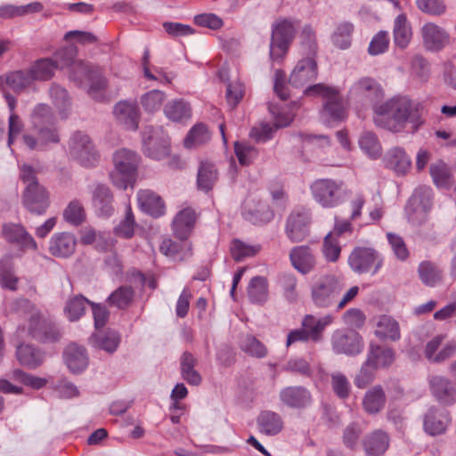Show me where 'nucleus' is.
<instances>
[{"mask_svg":"<svg viewBox=\"0 0 456 456\" xmlns=\"http://www.w3.org/2000/svg\"><path fill=\"white\" fill-rule=\"evenodd\" d=\"M75 46L64 47L57 51L52 58L37 60L28 69L34 82L51 79L56 69H69V77L77 86L86 87L88 94L102 101L107 87V79L102 69L76 59Z\"/></svg>","mask_w":456,"mask_h":456,"instance_id":"1","label":"nucleus"},{"mask_svg":"<svg viewBox=\"0 0 456 456\" xmlns=\"http://www.w3.org/2000/svg\"><path fill=\"white\" fill-rule=\"evenodd\" d=\"M298 22L289 18H280L272 24L269 55L273 61L281 62L292 45Z\"/></svg>","mask_w":456,"mask_h":456,"instance_id":"2","label":"nucleus"},{"mask_svg":"<svg viewBox=\"0 0 456 456\" xmlns=\"http://www.w3.org/2000/svg\"><path fill=\"white\" fill-rule=\"evenodd\" d=\"M113 163L114 169L110 173L113 185L123 190L129 185L133 186L139 164L138 155L132 151L121 149L114 153Z\"/></svg>","mask_w":456,"mask_h":456,"instance_id":"3","label":"nucleus"},{"mask_svg":"<svg viewBox=\"0 0 456 456\" xmlns=\"http://www.w3.org/2000/svg\"><path fill=\"white\" fill-rule=\"evenodd\" d=\"M346 288L345 280L336 275H324L312 286L311 297L318 308H329L335 305Z\"/></svg>","mask_w":456,"mask_h":456,"instance_id":"4","label":"nucleus"},{"mask_svg":"<svg viewBox=\"0 0 456 456\" xmlns=\"http://www.w3.org/2000/svg\"><path fill=\"white\" fill-rule=\"evenodd\" d=\"M310 191L314 200L326 208L340 205L346 197L344 183L330 178L314 181L310 185Z\"/></svg>","mask_w":456,"mask_h":456,"instance_id":"5","label":"nucleus"},{"mask_svg":"<svg viewBox=\"0 0 456 456\" xmlns=\"http://www.w3.org/2000/svg\"><path fill=\"white\" fill-rule=\"evenodd\" d=\"M384 96L379 82L371 77H362L350 86L348 98L360 102L362 106H374Z\"/></svg>","mask_w":456,"mask_h":456,"instance_id":"6","label":"nucleus"},{"mask_svg":"<svg viewBox=\"0 0 456 456\" xmlns=\"http://www.w3.org/2000/svg\"><path fill=\"white\" fill-rule=\"evenodd\" d=\"M143 153L153 159H162L171 151L170 138L162 127L145 126L142 132Z\"/></svg>","mask_w":456,"mask_h":456,"instance_id":"7","label":"nucleus"},{"mask_svg":"<svg viewBox=\"0 0 456 456\" xmlns=\"http://www.w3.org/2000/svg\"><path fill=\"white\" fill-rule=\"evenodd\" d=\"M33 83V77H31L28 69L11 71L0 76V88L3 91L10 112L15 110L17 101L14 96L6 91L7 88L16 94H20L30 87Z\"/></svg>","mask_w":456,"mask_h":456,"instance_id":"8","label":"nucleus"},{"mask_svg":"<svg viewBox=\"0 0 456 456\" xmlns=\"http://www.w3.org/2000/svg\"><path fill=\"white\" fill-rule=\"evenodd\" d=\"M348 265L358 274H375L383 265V257L373 248L358 247L349 255Z\"/></svg>","mask_w":456,"mask_h":456,"instance_id":"9","label":"nucleus"},{"mask_svg":"<svg viewBox=\"0 0 456 456\" xmlns=\"http://www.w3.org/2000/svg\"><path fill=\"white\" fill-rule=\"evenodd\" d=\"M28 335L40 342H56L62 333L57 325L45 318L39 311H34L28 321Z\"/></svg>","mask_w":456,"mask_h":456,"instance_id":"10","label":"nucleus"},{"mask_svg":"<svg viewBox=\"0 0 456 456\" xmlns=\"http://www.w3.org/2000/svg\"><path fill=\"white\" fill-rule=\"evenodd\" d=\"M432 207V191L430 188L417 189L408 200L405 211L410 222L420 224L427 219Z\"/></svg>","mask_w":456,"mask_h":456,"instance_id":"11","label":"nucleus"},{"mask_svg":"<svg viewBox=\"0 0 456 456\" xmlns=\"http://www.w3.org/2000/svg\"><path fill=\"white\" fill-rule=\"evenodd\" d=\"M70 155L85 167H93L98 160V154L89 136L82 132H76L69 142Z\"/></svg>","mask_w":456,"mask_h":456,"instance_id":"12","label":"nucleus"},{"mask_svg":"<svg viewBox=\"0 0 456 456\" xmlns=\"http://www.w3.org/2000/svg\"><path fill=\"white\" fill-rule=\"evenodd\" d=\"M375 125L384 130L414 133L422 125L421 116H374Z\"/></svg>","mask_w":456,"mask_h":456,"instance_id":"13","label":"nucleus"},{"mask_svg":"<svg viewBox=\"0 0 456 456\" xmlns=\"http://www.w3.org/2000/svg\"><path fill=\"white\" fill-rule=\"evenodd\" d=\"M306 96H320L325 100L324 108L328 114H341L343 99L338 88L325 84H314L304 90Z\"/></svg>","mask_w":456,"mask_h":456,"instance_id":"14","label":"nucleus"},{"mask_svg":"<svg viewBox=\"0 0 456 456\" xmlns=\"http://www.w3.org/2000/svg\"><path fill=\"white\" fill-rule=\"evenodd\" d=\"M432 396L444 406H451L456 403V386L448 378L442 375H430L428 378Z\"/></svg>","mask_w":456,"mask_h":456,"instance_id":"15","label":"nucleus"},{"mask_svg":"<svg viewBox=\"0 0 456 456\" xmlns=\"http://www.w3.org/2000/svg\"><path fill=\"white\" fill-rule=\"evenodd\" d=\"M317 77L316 59L313 56H305L297 62L290 73L289 82L293 87L299 88L316 80Z\"/></svg>","mask_w":456,"mask_h":456,"instance_id":"16","label":"nucleus"},{"mask_svg":"<svg viewBox=\"0 0 456 456\" xmlns=\"http://www.w3.org/2000/svg\"><path fill=\"white\" fill-rule=\"evenodd\" d=\"M310 214L305 209H295L287 218L285 232L292 242L304 240L309 234Z\"/></svg>","mask_w":456,"mask_h":456,"instance_id":"17","label":"nucleus"},{"mask_svg":"<svg viewBox=\"0 0 456 456\" xmlns=\"http://www.w3.org/2000/svg\"><path fill=\"white\" fill-rule=\"evenodd\" d=\"M451 422L449 411L431 406L423 416V429L429 436H440L446 432Z\"/></svg>","mask_w":456,"mask_h":456,"instance_id":"18","label":"nucleus"},{"mask_svg":"<svg viewBox=\"0 0 456 456\" xmlns=\"http://www.w3.org/2000/svg\"><path fill=\"white\" fill-rule=\"evenodd\" d=\"M332 348L337 354L354 355L362 350V338L353 330H336L331 337Z\"/></svg>","mask_w":456,"mask_h":456,"instance_id":"19","label":"nucleus"},{"mask_svg":"<svg viewBox=\"0 0 456 456\" xmlns=\"http://www.w3.org/2000/svg\"><path fill=\"white\" fill-rule=\"evenodd\" d=\"M23 204L29 212L42 215L49 206V193L41 184H30L23 192Z\"/></svg>","mask_w":456,"mask_h":456,"instance_id":"20","label":"nucleus"},{"mask_svg":"<svg viewBox=\"0 0 456 456\" xmlns=\"http://www.w3.org/2000/svg\"><path fill=\"white\" fill-rule=\"evenodd\" d=\"M244 216L256 224L269 223L274 216L273 211L270 207L260 199L249 196L243 204Z\"/></svg>","mask_w":456,"mask_h":456,"instance_id":"21","label":"nucleus"},{"mask_svg":"<svg viewBox=\"0 0 456 456\" xmlns=\"http://www.w3.org/2000/svg\"><path fill=\"white\" fill-rule=\"evenodd\" d=\"M421 36L427 50L438 52L450 44L449 34L438 25L428 22L421 28Z\"/></svg>","mask_w":456,"mask_h":456,"instance_id":"22","label":"nucleus"},{"mask_svg":"<svg viewBox=\"0 0 456 456\" xmlns=\"http://www.w3.org/2000/svg\"><path fill=\"white\" fill-rule=\"evenodd\" d=\"M334 316L330 314L322 317H316L313 314H306L301 322V326L306 332L310 341L318 343L323 339V332L325 329L332 324Z\"/></svg>","mask_w":456,"mask_h":456,"instance_id":"23","label":"nucleus"},{"mask_svg":"<svg viewBox=\"0 0 456 456\" xmlns=\"http://www.w3.org/2000/svg\"><path fill=\"white\" fill-rule=\"evenodd\" d=\"M3 237L11 243H15L23 250H37V244L33 237L20 224H6L2 229Z\"/></svg>","mask_w":456,"mask_h":456,"instance_id":"24","label":"nucleus"},{"mask_svg":"<svg viewBox=\"0 0 456 456\" xmlns=\"http://www.w3.org/2000/svg\"><path fill=\"white\" fill-rule=\"evenodd\" d=\"M380 109L379 114H413L424 110L422 104L405 95L392 97L384 102Z\"/></svg>","mask_w":456,"mask_h":456,"instance_id":"25","label":"nucleus"},{"mask_svg":"<svg viewBox=\"0 0 456 456\" xmlns=\"http://www.w3.org/2000/svg\"><path fill=\"white\" fill-rule=\"evenodd\" d=\"M292 121L293 116H274L271 123H260L253 126L249 136L256 142H266L277 129L289 126Z\"/></svg>","mask_w":456,"mask_h":456,"instance_id":"26","label":"nucleus"},{"mask_svg":"<svg viewBox=\"0 0 456 456\" xmlns=\"http://www.w3.org/2000/svg\"><path fill=\"white\" fill-rule=\"evenodd\" d=\"M384 165L387 168L393 170L397 175H405L411 167V158L402 147L389 149L384 158Z\"/></svg>","mask_w":456,"mask_h":456,"instance_id":"27","label":"nucleus"},{"mask_svg":"<svg viewBox=\"0 0 456 456\" xmlns=\"http://www.w3.org/2000/svg\"><path fill=\"white\" fill-rule=\"evenodd\" d=\"M292 266L300 273H311L316 265V258L308 246H297L289 253Z\"/></svg>","mask_w":456,"mask_h":456,"instance_id":"28","label":"nucleus"},{"mask_svg":"<svg viewBox=\"0 0 456 456\" xmlns=\"http://www.w3.org/2000/svg\"><path fill=\"white\" fill-rule=\"evenodd\" d=\"M77 240L69 232H60L54 234L49 243L50 253L57 257H68L76 249Z\"/></svg>","mask_w":456,"mask_h":456,"instance_id":"29","label":"nucleus"},{"mask_svg":"<svg viewBox=\"0 0 456 456\" xmlns=\"http://www.w3.org/2000/svg\"><path fill=\"white\" fill-rule=\"evenodd\" d=\"M93 205L100 216H110L113 214V195L108 186L95 185L93 191Z\"/></svg>","mask_w":456,"mask_h":456,"instance_id":"30","label":"nucleus"},{"mask_svg":"<svg viewBox=\"0 0 456 456\" xmlns=\"http://www.w3.org/2000/svg\"><path fill=\"white\" fill-rule=\"evenodd\" d=\"M387 396L383 387L379 385L373 386L363 395L362 405L365 412L375 415L380 412L386 405Z\"/></svg>","mask_w":456,"mask_h":456,"instance_id":"31","label":"nucleus"},{"mask_svg":"<svg viewBox=\"0 0 456 456\" xmlns=\"http://www.w3.org/2000/svg\"><path fill=\"white\" fill-rule=\"evenodd\" d=\"M64 359L68 368L73 373H80L88 365L86 349L77 344H70L64 352Z\"/></svg>","mask_w":456,"mask_h":456,"instance_id":"32","label":"nucleus"},{"mask_svg":"<svg viewBox=\"0 0 456 456\" xmlns=\"http://www.w3.org/2000/svg\"><path fill=\"white\" fill-rule=\"evenodd\" d=\"M196 215L193 209L187 208L181 210L173 221V231L176 238L186 240L193 229Z\"/></svg>","mask_w":456,"mask_h":456,"instance_id":"33","label":"nucleus"},{"mask_svg":"<svg viewBox=\"0 0 456 456\" xmlns=\"http://www.w3.org/2000/svg\"><path fill=\"white\" fill-rule=\"evenodd\" d=\"M137 201L140 208L152 216L157 217L164 214V202L162 199L152 191H139L137 192Z\"/></svg>","mask_w":456,"mask_h":456,"instance_id":"34","label":"nucleus"},{"mask_svg":"<svg viewBox=\"0 0 456 456\" xmlns=\"http://www.w3.org/2000/svg\"><path fill=\"white\" fill-rule=\"evenodd\" d=\"M281 402L291 408H302L311 403V395L302 387H289L280 393Z\"/></svg>","mask_w":456,"mask_h":456,"instance_id":"35","label":"nucleus"},{"mask_svg":"<svg viewBox=\"0 0 456 456\" xmlns=\"http://www.w3.org/2000/svg\"><path fill=\"white\" fill-rule=\"evenodd\" d=\"M16 357L22 366L34 370L44 362L45 354L31 345L21 344L17 346Z\"/></svg>","mask_w":456,"mask_h":456,"instance_id":"36","label":"nucleus"},{"mask_svg":"<svg viewBox=\"0 0 456 456\" xmlns=\"http://www.w3.org/2000/svg\"><path fill=\"white\" fill-rule=\"evenodd\" d=\"M389 446V437L387 433L377 430L368 436L363 441V448L368 456H381Z\"/></svg>","mask_w":456,"mask_h":456,"instance_id":"37","label":"nucleus"},{"mask_svg":"<svg viewBox=\"0 0 456 456\" xmlns=\"http://www.w3.org/2000/svg\"><path fill=\"white\" fill-rule=\"evenodd\" d=\"M394 41L396 46L404 49L412 37V30L405 13H400L394 21Z\"/></svg>","mask_w":456,"mask_h":456,"instance_id":"38","label":"nucleus"},{"mask_svg":"<svg viewBox=\"0 0 456 456\" xmlns=\"http://www.w3.org/2000/svg\"><path fill=\"white\" fill-rule=\"evenodd\" d=\"M257 425L261 433L275 436L283 428L281 417L272 411H264L257 417Z\"/></svg>","mask_w":456,"mask_h":456,"instance_id":"39","label":"nucleus"},{"mask_svg":"<svg viewBox=\"0 0 456 456\" xmlns=\"http://www.w3.org/2000/svg\"><path fill=\"white\" fill-rule=\"evenodd\" d=\"M418 274L423 284L428 287H436L442 282L443 270L431 261H423L419 265Z\"/></svg>","mask_w":456,"mask_h":456,"instance_id":"40","label":"nucleus"},{"mask_svg":"<svg viewBox=\"0 0 456 456\" xmlns=\"http://www.w3.org/2000/svg\"><path fill=\"white\" fill-rule=\"evenodd\" d=\"M90 339L93 346L108 353L115 352L120 343L119 334L110 330L107 331L97 330Z\"/></svg>","mask_w":456,"mask_h":456,"instance_id":"41","label":"nucleus"},{"mask_svg":"<svg viewBox=\"0 0 456 456\" xmlns=\"http://www.w3.org/2000/svg\"><path fill=\"white\" fill-rule=\"evenodd\" d=\"M375 334L380 338L398 340L401 337L399 323L391 316L382 315L377 322Z\"/></svg>","mask_w":456,"mask_h":456,"instance_id":"42","label":"nucleus"},{"mask_svg":"<svg viewBox=\"0 0 456 456\" xmlns=\"http://www.w3.org/2000/svg\"><path fill=\"white\" fill-rule=\"evenodd\" d=\"M218 173L215 165L208 161H202L198 170V187L202 191H209L217 181Z\"/></svg>","mask_w":456,"mask_h":456,"instance_id":"43","label":"nucleus"},{"mask_svg":"<svg viewBox=\"0 0 456 456\" xmlns=\"http://www.w3.org/2000/svg\"><path fill=\"white\" fill-rule=\"evenodd\" d=\"M367 360L377 369L387 367L394 362L395 353L390 348L371 345Z\"/></svg>","mask_w":456,"mask_h":456,"instance_id":"44","label":"nucleus"},{"mask_svg":"<svg viewBox=\"0 0 456 456\" xmlns=\"http://www.w3.org/2000/svg\"><path fill=\"white\" fill-rule=\"evenodd\" d=\"M197 364V359L188 352L183 354L181 358V371L184 380L190 385L198 386L201 383V376L194 369Z\"/></svg>","mask_w":456,"mask_h":456,"instance_id":"45","label":"nucleus"},{"mask_svg":"<svg viewBox=\"0 0 456 456\" xmlns=\"http://www.w3.org/2000/svg\"><path fill=\"white\" fill-rule=\"evenodd\" d=\"M160 252L165 256L183 260L191 256V246L188 242L176 243L170 239L162 241L159 247Z\"/></svg>","mask_w":456,"mask_h":456,"instance_id":"46","label":"nucleus"},{"mask_svg":"<svg viewBox=\"0 0 456 456\" xmlns=\"http://www.w3.org/2000/svg\"><path fill=\"white\" fill-rule=\"evenodd\" d=\"M360 149L371 159L382 155V146L377 135L372 132H364L358 141Z\"/></svg>","mask_w":456,"mask_h":456,"instance_id":"47","label":"nucleus"},{"mask_svg":"<svg viewBox=\"0 0 456 456\" xmlns=\"http://www.w3.org/2000/svg\"><path fill=\"white\" fill-rule=\"evenodd\" d=\"M43 5L38 3H31L26 5L4 4L0 6V18L12 19L19 16H24L28 13L38 12L42 11Z\"/></svg>","mask_w":456,"mask_h":456,"instance_id":"48","label":"nucleus"},{"mask_svg":"<svg viewBox=\"0 0 456 456\" xmlns=\"http://www.w3.org/2000/svg\"><path fill=\"white\" fill-rule=\"evenodd\" d=\"M354 26L350 21L338 23L331 36L332 43L340 49H347L351 45Z\"/></svg>","mask_w":456,"mask_h":456,"instance_id":"49","label":"nucleus"},{"mask_svg":"<svg viewBox=\"0 0 456 456\" xmlns=\"http://www.w3.org/2000/svg\"><path fill=\"white\" fill-rule=\"evenodd\" d=\"M211 138V134L206 125L202 123L196 124L191 128L184 139V147L191 149L200 146L208 142Z\"/></svg>","mask_w":456,"mask_h":456,"instance_id":"50","label":"nucleus"},{"mask_svg":"<svg viewBox=\"0 0 456 456\" xmlns=\"http://www.w3.org/2000/svg\"><path fill=\"white\" fill-rule=\"evenodd\" d=\"M248 295L252 303L262 304L265 302L268 297L266 279L261 276L252 278L248 288Z\"/></svg>","mask_w":456,"mask_h":456,"instance_id":"51","label":"nucleus"},{"mask_svg":"<svg viewBox=\"0 0 456 456\" xmlns=\"http://www.w3.org/2000/svg\"><path fill=\"white\" fill-rule=\"evenodd\" d=\"M13 264L11 256L0 260V282L2 287L10 290L17 289L18 278L13 273Z\"/></svg>","mask_w":456,"mask_h":456,"instance_id":"52","label":"nucleus"},{"mask_svg":"<svg viewBox=\"0 0 456 456\" xmlns=\"http://www.w3.org/2000/svg\"><path fill=\"white\" fill-rule=\"evenodd\" d=\"M87 305L91 302L83 296H75L67 301L64 312L70 322L80 319L86 312Z\"/></svg>","mask_w":456,"mask_h":456,"instance_id":"53","label":"nucleus"},{"mask_svg":"<svg viewBox=\"0 0 456 456\" xmlns=\"http://www.w3.org/2000/svg\"><path fill=\"white\" fill-rule=\"evenodd\" d=\"M134 289L130 286H121L114 290L108 297L110 305L118 308L127 307L134 298Z\"/></svg>","mask_w":456,"mask_h":456,"instance_id":"54","label":"nucleus"},{"mask_svg":"<svg viewBox=\"0 0 456 456\" xmlns=\"http://www.w3.org/2000/svg\"><path fill=\"white\" fill-rule=\"evenodd\" d=\"M240 346L243 352L253 357L263 358L267 354L265 345L251 335L243 337Z\"/></svg>","mask_w":456,"mask_h":456,"instance_id":"55","label":"nucleus"},{"mask_svg":"<svg viewBox=\"0 0 456 456\" xmlns=\"http://www.w3.org/2000/svg\"><path fill=\"white\" fill-rule=\"evenodd\" d=\"M234 152L242 166L252 164L258 156V150L246 142H235Z\"/></svg>","mask_w":456,"mask_h":456,"instance_id":"56","label":"nucleus"},{"mask_svg":"<svg viewBox=\"0 0 456 456\" xmlns=\"http://www.w3.org/2000/svg\"><path fill=\"white\" fill-rule=\"evenodd\" d=\"M300 42L304 49V54L313 56L316 59L318 45L314 28L310 25H305L300 33Z\"/></svg>","mask_w":456,"mask_h":456,"instance_id":"57","label":"nucleus"},{"mask_svg":"<svg viewBox=\"0 0 456 456\" xmlns=\"http://www.w3.org/2000/svg\"><path fill=\"white\" fill-rule=\"evenodd\" d=\"M165 97L166 95L164 92L156 89L151 90L142 95L141 104L145 111L156 112L161 108L165 101Z\"/></svg>","mask_w":456,"mask_h":456,"instance_id":"58","label":"nucleus"},{"mask_svg":"<svg viewBox=\"0 0 456 456\" xmlns=\"http://www.w3.org/2000/svg\"><path fill=\"white\" fill-rule=\"evenodd\" d=\"M134 216L130 205H128L126 208L124 219L114 228V232L124 239H130L134 234Z\"/></svg>","mask_w":456,"mask_h":456,"instance_id":"59","label":"nucleus"},{"mask_svg":"<svg viewBox=\"0 0 456 456\" xmlns=\"http://www.w3.org/2000/svg\"><path fill=\"white\" fill-rule=\"evenodd\" d=\"M245 95V86L240 80L231 81L226 86L225 98L231 109H234Z\"/></svg>","mask_w":456,"mask_h":456,"instance_id":"60","label":"nucleus"},{"mask_svg":"<svg viewBox=\"0 0 456 456\" xmlns=\"http://www.w3.org/2000/svg\"><path fill=\"white\" fill-rule=\"evenodd\" d=\"M50 96L59 111L63 112L69 110L70 97L65 88L53 84L50 88Z\"/></svg>","mask_w":456,"mask_h":456,"instance_id":"61","label":"nucleus"},{"mask_svg":"<svg viewBox=\"0 0 456 456\" xmlns=\"http://www.w3.org/2000/svg\"><path fill=\"white\" fill-rule=\"evenodd\" d=\"M341 247L334 233L326 235L322 244V253L329 262H336L339 258Z\"/></svg>","mask_w":456,"mask_h":456,"instance_id":"62","label":"nucleus"},{"mask_svg":"<svg viewBox=\"0 0 456 456\" xmlns=\"http://www.w3.org/2000/svg\"><path fill=\"white\" fill-rule=\"evenodd\" d=\"M430 175L434 183L440 187L447 186L450 183L451 172L443 161H438L430 166Z\"/></svg>","mask_w":456,"mask_h":456,"instance_id":"63","label":"nucleus"},{"mask_svg":"<svg viewBox=\"0 0 456 456\" xmlns=\"http://www.w3.org/2000/svg\"><path fill=\"white\" fill-rule=\"evenodd\" d=\"M85 210L82 204L77 200H72L63 212L64 219L74 225L80 224L85 220Z\"/></svg>","mask_w":456,"mask_h":456,"instance_id":"64","label":"nucleus"}]
</instances>
